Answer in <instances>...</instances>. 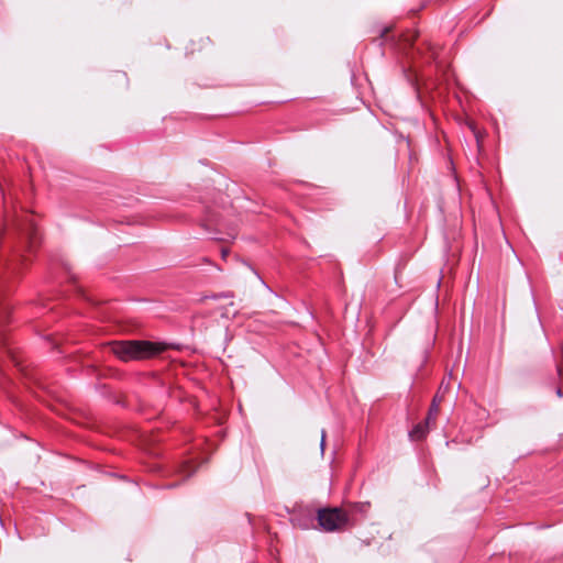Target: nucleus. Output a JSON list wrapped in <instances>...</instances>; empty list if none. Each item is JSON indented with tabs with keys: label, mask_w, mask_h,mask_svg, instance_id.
I'll return each instance as SVG.
<instances>
[{
	"label": "nucleus",
	"mask_w": 563,
	"mask_h": 563,
	"mask_svg": "<svg viewBox=\"0 0 563 563\" xmlns=\"http://www.w3.org/2000/svg\"><path fill=\"white\" fill-rule=\"evenodd\" d=\"M316 520H317V510H314L310 506L298 507L291 516L292 525L302 530L314 528Z\"/></svg>",
	"instance_id": "nucleus-3"
},
{
	"label": "nucleus",
	"mask_w": 563,
	"mask_h": 563,
	"mask_svg": "<svg viewBox=\"0 0 563 563\" xmlns=\"http://www.w3.org/2000/svg\"><path fill=\"white\" fill-rule=\"evenodd\" d=\"M228 253H229L228 250H225V249L221 250V255H222L223 258L227 257Z\"/></svg>",
	"instance_id": "nucleus-11"
},
{
	"label": "nucleus",
	"mask_w": 563,
	"mask_h": 563,
	"mask_svg": "<svg viewBox=\"0 0 563 563\" xmlns=\"http://www.w3.org/2000/svg\"><path fill=\"white\" fill-rule=\"evenodd\" d=\"M371 504L368 501L364 503H350L345 507H343L344 512L351 516V521H349L350 527L357 525L361 520H363Z\"/></svg>",
	"instance_id": "nucleus-4"
},
{
	"label": "nucleus",
	"mask_w": 563,
	"mask_h": 563,
	"mask_svg": "<svg viewBox=\"0 0 563 563\" xmlns=\"http://www.w3.org/2000/svg\"><path fill=\"white\" fill-rule=\"evenodd\" d=\"M324 440H325V431L322 430V432H321V442H320L321 451H323V448H324Z\"/></svg>",
	"instance_id": "nucleus-9"
},
{
	"label": "nucleus",
	"mask_w": 563,
	"mask_h": 563,
	"mask_svg": "<svg viewBox=\"0 0 563 563\" xmlns=\"http://www.w3.org/2000/svg\"><path fill=\"white\" fill-rule=\"evenodd\" d=\"M558 395H559V396H561V395H562L561 389H558Z\"/></svg>",
	"instance_id": "nucleus-12"
},
{
	"label": "nucleus",
	"mask_w": 563,
	"mask_h": 563,
	"mask_svg": "<svg viewBox=\"0 0 563 563\" xmlns=\"http://www.w3.org/2000/svg\"><path fill=\"white\" fill-rule=\"evenodd\" d=\"M180 472L185 474L184 475L185 478H188V477H190L194 474L195 471L190 468V465L188 463H184L181 465V471Z\"/></svg>",
	"instance_id": "nucleus-8"
},
{
	"label": "nucleus",
	"mask_w": 563,
	"mask_h": 563,
	"mask_svg": "<svg viewBox=\"0 0 563 563\" xmlns=\"http://www.w3.org/2000/svg\"><path fill=\"white\" fill-rule=\"evenodd\" d=\"M229 297H230V295H228V294H220V295H214V296H212V298H213V299H219V298H229Z\"/></svg>",
	"instance_id": "nucleus-10"
},
{
	"label": "nucleus",
	"mask_w": 563,
	"mask_h": 563,
	"mask_svg": "<svg viewBox=\"0 0 563 563\" xmlns=\"http://www.w3.org/2000/svg\"><path fill=\"white\" fill-rule=\"evenodd\" d=\"M167 350V344L152 341H122L113 346V353L122 361L150 358Z\"/></svg>",
	"instance_id": "nucleus-1"
},
{
	"label": "nucleus",
	"mask_w": 563,
	"mask_h": 563,
	"mask_svg": "<svg viewBox=\"0 0 563 563\" xmlns=\"http://www.w3.org/2000/svg\"><path fill=\"white\" fill-rule=\"evenodd\" d=\"M434 424H427V419H424L423 422H420L416 424L412 430L409 431V438L411 441H421L423 440L427 434L429 433V430Z\"/></svg>",
	"instance_id": "nucleus-6"
},
{
	"label": "nucleus",
	"mask_w": 563,
	"mask_h": 563,
	"mask_svg": "<svg viewBox=\"0 0 563 563\" xmlns=\"http://www.w3.org/2000/svg\"><path fill=\"white\" fill-rule=\"evenodd\" d=\"M441 401H442V397L439 394H437L431 401V405L428 410V415L426 417L427 424L435 423V420H437L439 411H440Z\"/></svg>",
	"instance_id": "nucleus-7"
},
{
	"label": "nucleus",
	"mask_w": 563,
	"mask_h": 563,
	"mask_svg": "<svg viewBox=\"0 0 563 563\" xmlns=\"http://www.w3.org/2000/svg\"><path fill=\"white\" fill-rule=\"evenodd\" d=\"M21 230L23 235L27 240L30 247H33L38 241L37 229L33 220L27 218L25 222L22 224Z\"/></svg>",
	"instance_id": "nucleus-5"
},
{
	"label": "nucleus",
	"mask_w": 563,
	"mask_h": 563,
	"mask_svg": "<svg viewBox=\"0 0 563 563\" xmlns=\"http://www.w3.org/2000/svg\"><path fill=\"white\" fill-rule=\"evenodd\" d=\"M351 516L344 512L343 507H328L317 510L319 527L327 532H334L350 527Z\"/></svg>",
	"instance_id": "nucleus-2"
}]
</instances>
